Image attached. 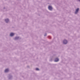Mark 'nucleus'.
<instances>
[{
    "instance_id": "7ed1b4c3",
    "label": "nucleus",
    "mask_w": 80,
    "mask_h": 80,
    "mask_svg": "<svg viewBox=\"0 0 80 80\" xmlns=\"http://www.w3.org/2000/svg\"><path fill=\"white\" fill-rule=\"evenodd\" d=\"M48 9L50 10H52V7L51 6H49Z\"/></svg>"
},
{
    "instance_id": "39448f33",
    "label": "nucleus",
    "mask_w": 80,
    "mask_h": 80,
    "mask_svg": "<svg viewBox=\"0 0 80 80\" xmlns=\"http://www.w3.org/2000/svg\"><path fill=\"white\" fill-rule=\"evenodd\" d=\"M5 20L6 23H8V22L9 21V20L8 19H5Z\"/></svg>"
},
{
    "instance_id": "9b49d317",
    "label": "nucleus",
    "mask_w": 80,
    "mask_h": 80,
    "mask_svg": "<svg viewBox=\"0 0 80 80\" xmlns=\"http://www.w3.org/2000/svg\"><path fill=\"white\" fill-rule=\"evenodd\" d=\"M79 0V1H80V0Z\"/></svg>"
},
{
    "instance_id": "f257e3e1",
    "label": "nucleus",
    "mask_w": 80,
    "mask_h": 80,
    "mask_svg": "<svg viewBox=\"0 0 80 80\" xmlns=\"http://www.w3.org/2000/svg\"><path fill=\"white\" fill-rule=\"evenodd\" d=\"M63 43L64 44H67V40H64L63 41Z\"/></svg>"
},
{
    "instance_id": "f03ea898",
    "label": "nucleus",
    "mask_w": 80,
    "mask_h": 80,
    "mask_svg": "<svg viewBox=\"0 0 80 80\" xmlns=\"http://www.w3.org/2000/svg\"><path fill=\"white\" fill-rule=\"evenodd\" d=\"M78 10H79V8H78L76 10L75 12V14H77V13L78 12Z\"/></svg>"
},
{
    "instance_id": "423d86ee",
    "label": "nucleus",
    "mask_w": 80,
    "mask_h": 80,
    "mask_svg": "<svg viewBox=\"0 0 80 80\" xmlns=\"http://www.w3.org/2000/svg\"><path fill=\"white\" fill-rule=\"evenodd\" d=\"M10 35L11 37H12V36H13L14 35V33H11V34H10Z\"/></svg>"
},
{
    "instance_id": "6e6552de",
    "label": "nucleus",
    "mask_w": 80,
    "mask_h": 80,
    "mask_svg": "<svg viewBox=\"0 0 80 80\" xmlns=\"http://www.w3.org/2000/svg\"><path fill=\"white\" fill-rule=\"evenodd\" d=\"M36 70H39V69H38V68H36Z\"/></svg>"
},
{
    "instance_id": "0eeeda50",
    "label": "nucleus",
    "mask_w": 80,
    "mask_h": 80,
    "mask_svg": "<svg viewBox=\"0 0 80 80\" xmlns=\"http://www.w3.org/2000/svg\"><path fill=\"white\" fill-rule=\"evenodd\" d=\"M9 71V70H8V69H6L5 71V72H8Z\"/></svg>"
},
{
    "instance_id": "9d476101",
    "label": "nucleus",
    "mask_w": 80,
    "mask_h": 80,
    "mask_svg": "<svg viewBox=\"0 0 80 80\" xmlns=\"http://www.w3.org/2000/svg\"><path fill=\"white\" fill-rule=\"evenodd\" d=\"M16 38L15 39H17V38Z\"/></svg>"
},
{
    "instance_id": "20e7f679",
    "label": "nucleus",
    "mask_w": 80,
    "mask_h": 80,
    "mask_svg": "<svg viewBox=\"0 0 80 80\" xmlns=\"http://www.w3.org/2000/svg\"><path fill=\"white\" fill-rule=\"evenodd\" d=\"M59 60V59L58 58H56L55 59V62H58Z\"/></svg>"
},
{
    "instance_id": "1a4fd4ad",
    "label": "nucleus",
    "mask_w": 80,
    "mask_h": 80,
    "mask_svg": "<svg viewBox=\"0 0 80 80\" xmlns=\"http://www.w3.org/2000/svg\"><path fill=\"white\" fill-rule=\"evenodd\" d=\"M45 36H47V34H46L44 35V37H45Z\"/></svg>"
}]
</instances>
